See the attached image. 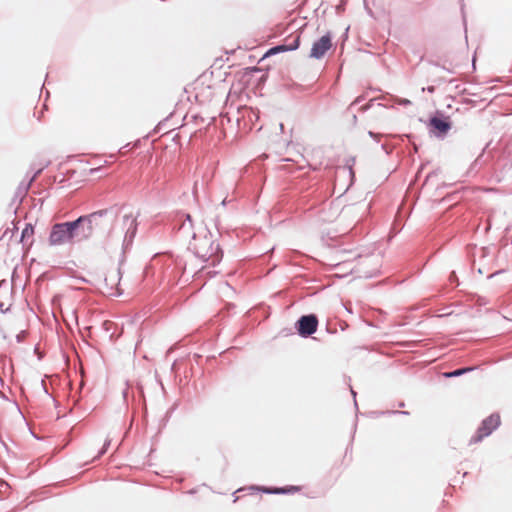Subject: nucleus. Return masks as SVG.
I'll list each match as a JSON object with an SVG mask.
<instances>
[{
  "label": "nucleus",
  "instance_id": "ddd939ff",
  "mask_svg": "<svg viewBox=\"0 0 512 512\" xmlns=\"http://www.w3.org/2000/svg\"><path fill=\"white\" fill-rule=\"evenodd\" d=\"M349 265H351L349 260H342V261H340L338 263H335V264H328L325 267V270L332 271V270H335V269H340V270H342V273H334L331 277L333 279H343L346 276H348L349 274H351L352 271H353L352 268H348Z\"/></svg>",
  "mask_w": 512,
  "mask_h": 512
},
{
  "label": "nucleus",
  "instance_id": "a18cd8bd",
  "mask_svg": "<svg viewBox=\"0 0 512 512\" xmlns=\"http://www.w3.org/2000/svg\"><path fill=\"white\" fill-rule=\"evenodd\" d=\"M103 170V166H98V167H94V168H90L88 170V175H95V174H98L99 172H101Z\"/></svg>",
  "mask_w": 512,
  "mask_h": 512
},
{
  "label": "nucleus",
  "instance_id": "49530a36",
  "mask_svg": "<svg viewBox=\"0 0 512 512\" xmlns=\"http://www.w3.org/2000/svg\"><path fill=\"white\" fill-rule=\"evenodd\" d=\"M381 149L387 156H390L393 153V147H388L386 144H381Z\"/></svg>",
  "mask_w": 512,
  "mask_h": 512
},
{
  "label": "nucleus",
  "instance_id": "4d7b16f0",
  "mask_svg": "<svg viewBox=\"0 0 512 512\" xmlns=\"http://www.w3.org/2000/svg\"><path fill=\"white\" fill-rule=\"evenodd\" d=\"M0 334L4 340L7 339V334L1 325H0Z\"/></svg>",
  "mask_w": 512,
  "mask_h": 512
},
{
  "label": "nucleus",
  "instance_id": "c85d7f7f",
  "mask_svg": "<svg viewBox=\"0 0 512 512\" xmlns=\"http://www.w3.org/2000/svg\"><path fill=\"white\" fill-rule=\"evenodd\" d=\"M367 97V94L366 93H363L359 96H357L350 104L349 106L346 108L344 114H348L352 109L353 107L359 105L360 103H362Z\"/></svg>",
  "mask_w": 512,
  "mask_h": 512
},
{
  "label": "nucleus",
  "instance_id": "69168bd1",
  "mask_svg": "<svg viewBox=\"0 0 512 512\" xmlns=\"http://www.w3.org/2000/svg\"><path fill=\"white\" fill-rule=\"evenodd\" d=\"M229 202H231V200H227V198H224L221 202V205L226 206Z\"/></svg>",
  "mask_w": 512,
  "mask_h": 512
},
{
  "label": "nucleus",
  "instance_id": "de8ad7c7",
  "mask_svg": "<svg viewBox=\"0 0 512 512\" xmlns=\"http://www.w3.org/2000/svg\"><path fill=\"white\" fill-rule=\"evenodd\" d=\"M422 91H423V92H428V93H430V94H434V93H435V91H436V85H429V86H427V87H423V88H422Z\"/></svg>",
  "mask_w": 512,
  "mask_h": 512
},
{
  "label": "nucleus",
  "instance_id": "e433bc0d",
  "mask_svg": "<svg viewBox=\"0 0 512 512\" xmlns=\"http://www.w3.org/2000/svg\"><path fill=\"white\" fill-rule=\"evenodd\" d=\"M170 116L171 115L167 116L166 118L158 122V124L153 128V130L150 133H159L162 130V128L166 125V122L169 120Z\"/></svg>",
  "mask_w": 512,
  "mask_h": 512
},
{
  "label": "nucleus",
  "instance_id": "423d86ee",
  "mask_svg": "<svg viewBox=\"0 0 512 512\" xmlns=\"http://www.w3.org/2000/svg\"><path fill=\"white\" fill-rule=\"evenodd\" d=\"M501 426V416L498 411L492 412L490 415L481 420L476 431L471 436L469 444L482 442L485 438L492 435Z\"/></svg>",
  "mask_w": 512,
  "mask_h": 512
},
{
  "label": "nucleus",
  "instance_id": "dca6fc26",
  "mask_svg": "<svg viewBox=\"0 0 512 512\" xmlns=\"http://www.w3.org/2000/svg\"><path fill=\"white\" fill-rule=\"evenodd\" d=\"M179 406V400H176L165 412L162 418L159 420L158 424V432L161 433L163 429L167 426L172 414L177 410Z\"/></svg>",
  "mask_w": 512,
  "mask_h": 512
},
{
  "label": "nucleus",
  "instance_id": "603ef678",
  "mask_svg": "<svg viewBox=\"0 0 512 512\" xmlns=\"http://www.w3.org/2000/svg\"><path fill=\"white\" fill-rule=\"evenodd\" d=\"M504 271H505L504 269L497 270V271H495V272H493V273L489 274V275L487 276V279H492V278H494L496 275H499V274H501V273H504Z\"/></svg>",
  "mask_w": 512,
  "mask_h": 512
},
{
  "label": "nucleus",
  "instance_id": "a19ab883",
  "mask_svg": "<svg viewBox=\"0 0 512 512\" xmlns=\"http://www.w3.org/2000/svg\"><path fill=\"white\" fill-rule=\"evenodd\" d=\"M391 415H404V416H407V415H410V412L406 411V410H393V409H389V416H391Z\"/></svg>",
  "mask_w": 512,
  "mask_h": 512
},
{
  "label": "nucleus",
  "instance_id": "7ed1b4c3",
  "mask_svg": "<svg viewBox=\"0 0 512 512\" xmlns=\"http://www.w3.org/2000/svg\"><path fill=\"white\" fill-rule=\"evenodd\" d=\"M419 121L425 124L429 136L438 140L447 138L450 130L453 128L451 117L439 109L431 112L426 120L420 118Z\"/></svg>",
  "mask_w": 512,
  "mask_h": 512
},
{
  "label": "nucleus",
  "instance_id": "20e7f679",
  "mask_svg": "<svg viewBox=\"0 0 512 512\" xmlns=\"http://www.w3.org/2000/svg\"><path fill=\"white\" fill-rule=\"evenodd\" d=\"M194 254L202 261L209 262L210 266L215 267L221 262L224 252L217 241L205 236L201 246L195 247Z\"/></svg>",
  "mask_w": 512,
  "mask_h": 512
},
{
  "label": "nucleus",
  "instance_id": "13d9d810",
  "mask_svg": "<svg viewBox=\"0 0 512 512\" xmlns=\"http://www.w3.org/2000/svg\"><path fill=\"white\" fill-rule=\"evenodd\" d=\"M433 82L437 85H440L441 83L445 82L444 78H436L433 80Z\"/></svg>",
  "mask_w": 512,
  "mask_h": 512
},
{
  "label": "nucleus",
  "instance_id": "39448f33",
  "mask_svg": "<svg viewBox=\"0 0 512 512\" xmlns=\"http://www.w3.org/2000/svg\"><path fill=\"white\" fill-rule=\"evenodd\" d=\"M238 114L239 117L236 122L239 131L249 133L262 130L263 125L257 126L260 120V110L258 108L244 106L238 109Z\"/></svg>",
  "mask_w": 512,
  "mask_h": 512
},
{
  "label": "nucleus",
  "instance_id": "0eeeda50",
  "mask_svg": "<svg viewBox=\"0 0 512 512\" xmlns=\"http://www.w3.org/2000/svg\"><path fill=\"white\" fill-rule=\"evenodd\" d=\"M319 317L316 313L302 314L294 322V331L302 339L311 338L318 330Z\"/></svg>",
  "mask_w": 512,
  "mask_h": 512
},
{
  "label": "nucleus",
  "instance_id": "6e6d98bb",
  "mask_svg": "<svg viewBox=\"0 0 512 512\" xmlns=\"http://www.w3.org/2000/svg\"><path fill=\"white\" fill-rule=\"evenodd\" d=\"M472 69L473 71H476V53H474L472 58Z\"/></svg>",
  "mask_w": 512,
  "mask_h": 512
},
{
  "label": "nucleus",
  "instance_id": "9d476101",
  "mask_svg": "<svg viewBox=\"0 0 512 512\" xmlns=\"http://www.w3.org/2000/svg\"><path fill=\"white\" fill-rule=\"evenodd\" d=\"M139 216V213L137 214V216L131 221L129 227L127 228L125 234H124V238H123V242H122V250L123 252H129L133 246V243H134V239L137 235V232H138V226H139V222L137 220Z\"/></svg>",
  "mask_w": 512,
  "mask_h": 512
},
{
  "label": "nucleus",
  "instance_id": "5701e85b",
  "mask_svg": "<svg viewBox=\"0 0 512 512\" xmlns=\"http://www.w3.org/2000/svg\"><path fill=\"white\" fill-rule=\"evenodd\" d=\"M263 68L264 67H260L257 65L256 66H248V67L243 68V75H242L243 80L251 81L252 78L255 76V74H258L261 71H263Z\"/></svg>",
  "mask_w": 512,
  "mask_h": 512
},
{
  "label": "nucleus",
  "instance_id": "4468645a",
  "mask_svg": "<svg viewBox=\"0 0 512 512\" xmlns=\"http://www.w3.org/2000/svg\"><path fill=\"white\" fill-rule=\"evenodd\" d=\"M354 165H355V157H349L345 160V164L342 167V169L344 171H346V170L348 171V176H349V183H348L346 189L344 190V193L347 192L356 182V174L353 169Z\"/></svg>",
  "mask_w": 512,
  "mask_h": 512
},
{
  "label": "nucleus",
  "instance_id": "37998d69",
  "mask_svg": "<svg viewBox=\"0 0 512 512\" xmlns=\"http://www.w3.org/2000/svg\"><path fill=\"white\" fill-rule=\"evenodd\" d=\"M420 61H426L429 65H433V66H436V67H442L438 61H435L433 59H428V58H425L423 55L420 56L419 58Z\"/></svg>",
  "mask_w": 512,
  "mask_h": 512
},
{
  "label": "nucleus",
  "instance_id": "5fc2aeb1",
  "mask_svg": "<svg viewBox=\"0 0 512 512\" xmlns=\"http://www.w3.org/2000/svg\"><path fill=\"white\" fill-rule=\"evenodd\" d=\"M463 103L468 104V105H471V106H473V107H475V106H476L475 101H474V100H472V99H469V98H465V99H464V101H463Z\"/></svg>",
  "mask_w": 512,
  "mask_h": 512
},
{
  "label": "nucleus",
  "instance_id": "4c0bfd02",
  "mask_svg": "<svg viewBox=\"0 0 512 512\" xmlns=\"http://www.w3.org/2000/svg\"><path fill=\"white\" fill-rule=\"evenodd\" d=\"M368 136L374 140L376 143H379L380 142V139L384 136L383 134L379 133V132H374L372 130H369L368 131Z\"/></svg>",
  "mask_w": 512,
  "mask_h": 512
},
{
  "label": "nucleus",
  "instance_id": "0e129e2a",
  "mask_svg": "<svg viewBox=\"0 0 512 512\" xmlns=\"http://www.w3.org/2000/svg\"><path fill=\"white\" fill-rule=\"evenodd\" d=\"M131 217H132L131 213L124 215V217H123L124 222L128 221Z\"/></svg>",
  "mask_w": 512,
  "mask_h": 512
},
{
  "label": "nucleus",
  "instance_id": "a878e982",
  "mask_svg": "<svg viewBox=\"0 0 512 512\" xmlns=\"http://www.w3.org/2000/svg\"><path fill=\"white\" fill-rule=\"evenodd\" d=\"M360 414L362 416H365L368 418L376 419L381 416H389V409L388 410H371V411H367L365 413H360Z\"/></svg>",
  "mask_w": 512,
  "mask_h": 512
},
{
  "label": "nucleus",
  "instance_id": "c9c22d12",
  "mask_svg": "<svg viewBox=\"0 0 512 512\" xmlns=\"http://www.w3.org/2000/svg\"><path fill=\"white\" fill-rule=\"evenodd\" d=\"M150 135H151V133H148V134H147V135H145L142 139H137V140H135L134 142H132V143H131L132 148H133V149H138V148H140V147H141V144H142V141H143V140H148V139H149V137H150ZM129 145H130V143H127L124 147H127V146H129Z\"/></svg>",
  "mask_w": 512,
  "mask_h": 512
},
{
  "label": "nucleus",
  "instance_id": "f03ea898",
  "mask_svg": "<svg viewBox=\"0 0 512 512\" xmlns=\"http://www.w3.org/2000/svg\"><path fill=\"white\" fill-rule=\"evenodd\" d=\"M89 216H78L74 220L58 222L52 225L48 242L51 246H59L66 243L87 241L91 238V226H85Z\"/></svg>",
  "mask_w": 512,
  "mask_h": 512
},
{
  "label": "nucleus",
  "instance_id": "09e8293b",
  "mask_svg": "<svg viewBox=\"0 0 512 512\" xmlns=\"http://www.w3.org/2000/svg\"><path fill=\"white\" fill-rule=\"evenodd\" d=\"M349 29L350 27L348 26L344 32L342 33V35L340 36V40H342L343 42H345L347 39H348V36H349Z\"/></svg>",
  "mask_w": 512,
  "mask_h": 512
},
{
  "label": "nucleus",
  "instance_id": "412c9836",
  "mask_svg": "<svg viewBox=\"0 0 512 512\" xmlns=\"http://www.w3.org/2000/svg\"><path fill=\"white\" fill-rule=\"evenodd\" d=\"M34 231L35 225L30 222L26 223L21 231L19 242L25 245L27 240L34 235Z\"/></svg>",
  "mask_w": 512,
  "mask_h": 512
},
{
  "label": "nucleus",
  "instance_id": "cd10ccee",
  "mask_svg": "<svg viewBox=\"0 0 512 512\" xmlns=\"http://www.w3.org/2000/svg\"><path fill=\"white\" fill-rule=\"evenodd\" d=\"M198 274L201 276V277H206L207 279H212L214 278L218 272L214 269H211L210 267H202L199 271H198Z\"/></svg>",
  "mask_w": 512,
  "mask_h": 512
},
{
  "label": "nucleus",
  "instance_id": "9b49d317",
  "mask_svg": "<svg viewBox=\"0 0 512 512\" xmlns=\"http://www.w3.org/2000/svg\"><path fill=\"white\" fill-rule=\"evenodd\" d=\"M43 168L37 169L33 175L28 179V181L22 180L14 194V197L12 199L13 202H15L17 199H19V202L21 203L23 201V198L27 191L29 190L31 184L35 181V179L42 173Z\"/></svg>",
  "mask_w": 512,
  "mask_h": 512
},
{
  "label": "nucleus",
  "instance_id": "f257e3e1",
  "mask_svg": "<svg viewBox=\"0 0 512 512\" xmlns=\"http://www.w3.org/2000/svg\"><path fill=\"white\" fill-rule=\"evenodd\" d=\"M467 176H480L495 184H502L507 191H512V159L507 155L496 156L486 153L485 148L471 163Z\"/></svg>",
  "mask_w": 512,
  "mask_h": 512
},
{
  "label": "nucleus",
  "instance_id": "8fccbe9b",
  "mask_svg": "<svg viewBox=\"0 0 512 512\" xmlns=\"http://www.w3.org/2000/svg\"><path fill=\"white\" fill-rule=\"evenodd\" d=\"M183 217L185 218L186 221L189 222L190 224V227L192 228L193 227V219H192V216L189 214V213H183Z\"/></svg>",
  "mask_w": 512,
  "mask_h": 512
},
{
  "label": "nucleus",
  "instance_id": "f8f14e48",
  "mask_svg": "<svg viewBox=\"0 0 512 512\" xmlns=\"http://www.w3.org/2000/svg\"><path fill=\"white\" fill-rule=\"evenodd\" d=\"M295 44H293L292 46L288 47V46H285L284 44H282L281 42L268 48L265 53L262 55V57L260 58L259 62H262L264 59L268 58V57H271V56H274V55H277V54H280V53H284V52H290V51H295L297 49H299V41L296 40L294 42Z\"/></svg>",
  "mask_w": 512,
  "mask_h": 512
},
{
  "label": "nucleus",
  "instance_id": "e2e57ef3",
  "mask_svg": "<svg viewBox=\"0 0 512 512\" xmlns=\"http://www.w3.org/2000/svg\"><path fill=\"white\" fill-rule=\"evenodd\" d=\"M7 356L5 354H0V362L5 363Z\"/></svg>",
  "mask_w": 512,
  "mask_h": 512
},
{
  "label": "nucleus",
  "instance_id": "473e14b6",
  "mask_svg": "<svg viewBox=\"0 0 512 512\" xmlns=\"http://www.w3.org/2000/svg\"><path fill=\"white\" fill-rule=\"evenodd\" d=\"M357 418H355L354 420V424H353V430H352V436H351V440L349 442V444L347 445L346 449H345V457L352 452V442L354 440V435L356 433V429H357Z\"/></svg>",
  "mask_w": 512,
  "mask_h": 512
},
{
  "label": "nucleus",
  "instance_id": "6e6552de",
  "mask_svg": "<svg viewBox=\"0 0 512 512\" xmlns=\"http://www.w3.org/2000/svg\"><path fill=\"white\" fill-rule=\"evenodd\" d=\"M333 33L328 30L324 35L314 40L312 43L309 58L321 60L327 52L333 47Z\"/></svg>",
  "mask_w": 512,
  "mask_h": 512
},
{
  "label": "nucleus",
  "instance_id": "393cba45",
  "mask_svg": "<svg viewBox=\"0 0 512 512\" xmlns=\"http://www.w3.org/2000/svg\"><path fill=\"white\" fill-rule=\"evenodd\" d=\"M281 495H293L301 491V486L298 485H284L279 487Z\"/></svg>",
  "mask_w": 512,
  "mask_h": 512
},
{
  "label": "nucleus",
  "instance_id": "4be33fe9",
  "mask_svg": "<svg viewBox=\"0 0 512 512\" xmlns=\"http://www.w3.org/2000/svg\"><path fill=\"white\" fill-rule=\"evenodd\" d=\"M306 24H304L301 28L297 29L295 31V33L293 34H290L288 37H286L284 39V41H282L281 43L284 44L285 46H292L293 44H295L294 42L296 40L299 41V46L301 45V34H302V30L305 28Z\"/></svg>",
  "mask_w": 512,
  "mask_h": 512
},
{
  "label": "nucleus",
  "instance_id": "c03bdc74",
  "mask_svg": "<svg viewBox=\"0 0 512 512\" xmlns=\"http://www.w3.org/2000/svg\"><path fill=\"white\" fill-rule=\"evenodd\" d=\"M437 176V170L430 171L424 179V184L426 185L433 177Z\"/></svg>",
  "mask_w": 512,
  "mask_h": 512
},
{
  "label": "nucleus",
  "instance_id": "bf43d9fd",
  "mask_svg": "<svg viewBox=\"0 0 512 512\" xmlns=\"http://www.w3.org/2000/svg\"><path fill=\"white\" fill-rule=\"evenodd\" d=\"M326 331H327V333H329V334H335V333L337 332V330H336L335 328H334V329H332V328H330V327H328V326L326 327Z\"/></svg>",
  "mask_w": 512,
  "mask_h": 512
},
{
  "label": "nucleus",
  "instance_id": "72a5a7b5",
  "mask_svg": "<svg viewBox=\"0 0 512 512\" xmlns=\"http://www.w3.org/2000/svg\"><path fill=\"white\" fill-rule=\"evenodd\" d=\"M448 281L451 285L455 286V287H458L460 285V281H459V278H458V275L456 273L455 270H452L450 273H449V276H448Z\"/></svg>",
  "mask_w": 512,
  "mask_h": 512
},
{
  "label": "nucleus",
  "instance_id": "b1692460",
  "mask_svg": "<svg viewBox=\"0 0 512 512\" xmlns=\"http://www.w3.org/2000/svg\"><path fill=\"white\" fill-rule=\"evenodd\" d=\"M321 241L324 245L331 248H340L339 240L337 236H331L329 233L322 235Z\"/></svg>",
  "mask_w": 512,
  "mask_h": 512
},
{
  "label": "nucleus",
  "instance_id": "338daca9",
  "mask_svg": "<svg viewBox=\"0 0 512 512\" xmlns=\"http://www.w3.org/2000/svg\"><path fill=\"white\" fill-rule=\"evenodd\" d=\"M397 406L399 408H403V407H405V402L403 400H401V401L398 402Z\"/></svg>",
  "mask_w": 512,
  "mask_h": 512
},
{
  "label": "nucleus",
  "instance_id": "58836bf2",
  "mask_svg": "<svg viewBox=\"0 0 512 512\" xmlns=\"http://www.w3.org/2000/svg\"><path fill=\"white\" fill-rule=\"evenodd\" d=\"M350 393H351V395L353 397V400H354V407H355V410H356V418L358 419V413H360V411H359L358 403L356 401L357 392L353 389L352 386H350Z\"/></svg>",
  "mask_w": 512,
  "mask_h": 512
},
{
  "label": "nucleus",
  "instance_id": "79ce46f5",
  "mask_svg": "<svg viewBox=\"0 0 512 512\" xmlns=\"http://www.w3.org/2000/svg\"><path fill=\"white\" fill-rule=\"evenodd\" d=\"M127 253L128 252H123V250L121 249V254L118 260V266L123 267V265L126 263Z\"/></svg>",
  "mask_w": 512,
  "mask_h": 512
},
{
  "label": "nucleus",
  "instance_id": "3c124183",
  "mask_svg": "<svg viewBox=\"0 0 512 512\" xmlns=\"http://www.w3.org/2000/svg\"><path fill=\"white\" fill-rule=\"evenodd\" d=\"M11 309V305H9L7 308H4V303H0V313L6 314Z\"/></svg>",
  "mask_w": 512,
  "mask_h": 512
},
{
  "label": "nucleus",
  "instance_id": "f704fd0d",
  "mask_svg": "<svg viewBox=\"0 0 512 512\" xmlns=\"http://www.w3.org/2000/svg\"><path fill=\"white\" fill-rule=\"evenodd\" d=\"M377 100V98H372L370 99L367 103L361 105L358 109V111L360 113H365L367 112L368 110H370L372 108V106L374 105V102Z\"/></svg>",
  "mask_w": 512,
  "mask_h": 512
},
{
  "label": "nucleus",
  "instance_id": "052dcab7",
  "mask_svg": "<svg viewBox=\"0 0 512 512\" xmlns=\"http://www.w3.org/2000/svg\"><path fill=\"white\" fill-rule=\"evenodd\" d=\"M193 358L195 359L196 363L198 364L199 360L202 358V356L200 354L195 353Z\"/></svg>",
  "mask_w": 512,
  "mask_h": 512
},
{
  "label": "nucleus",
  "instance_id": "f3484780",
  "mask_svg": "<svg viewBox=\"0 0 512 512\" xmlns=\"http://www.w3.org/2000/svg\"><path fill=\"white\" fill-rule=\"evenodd\" d=\"M271 70V66L267 65L263 68V71H261L259 76L255 79L253 90L254 93H256L257 90H262L265 86L268 77H269V71Z\"/></svg>",
  "mask_w": 512,
  "mask_h": 512
},
{
  "label": "nucleus",
  "instance_id": "aec40b11",
  "mask_svg": "<svg viewBox=\"0 0 512 512\" xmlns=\"http://www.w3.org/2000/svg\"><path fill=\"white\" fill-rule=\"evenodd\" d=\"M137 397L139 401L142 402L141 412H142V421L144 424L148 422V408L145 402L144 389L142 386L137 387Z\"/></svg>",
  "mask_w": 512,
  "mask_h": 512
},
{
  "label": "nucleus",
  "instance_id": "864d4df0",
  "mask_svg": "<svg viewBox=\"0 0 512 512\" xmlns=\"http://www.w3.org/2000/svg\"><path fill=\"white\" fill-rule=\"evenodd\" d=\"M357 122H358V117L355 113H352L351 114V124H352V127H355L357 125Z\"/></svg>",
  "mask_w": 512,
  "mask_h": 512
},
{
  "label": "nucleus",
  "instance_id": "ea45409f",
  "mask_svg": "<svg viewBox=\"0 0 512 512\" xmlns=\"http://www.w3.org/2000/svg\"><path fill=\"white\" fill-rule=\"evenodd\" d=\"M28 333L26 330H21L15 337L17 343H23L27 337Z\"/></svg>",
  "mask_w": 512,
  "mask_h": 512
},
{
  "label": "nucleus",
  "instance_id": "a211bd4d",
  "mask_svg": "<svg viewBox=\"0 0 512 512\" xmlns=\"http://www.w3.org/2000/svg\"><path fill=\"white\" fill-rule=\"evenodd\" d=\"M388 98L390 100H392V103H390V102H387L385 104L379 103L378 105L383 106L385 108H394L395 105H399V106H403V107L412 105V102L407 98H401V97L393 96V95H388Z\"/></svg>",
  "mask_w": 512,
  "mask_h": 512
},
{
  "label": "nucleus",
  "instance_id": "bb28decb",
  "mask_svg": "<svg viewBox=\"0 0 512 512\" xmlns=\"http://www.w3.org/2000/svg\"><path fill=\"white\" fill-rule=\"evenodd\" d=\"M12 227H7L4 232L2 233V235L0 236V240H3L8 234H10V239L18 232L19 230V227H18V224L15 220H13L12 222Z\"/></svg>",
  "mask_w": 512,
  "mask_h": 512
},
{
  "label": "nucleus",
  "instance_id": "6ab92c4d",
  "mask_svg": "<svg viewBox=\"0 0 512 512\" xmlns=\"http://www.w3.org/2000/svg\"><path fill=\"white\" fill-rule=\"evenodd\" d=\"M280 486H257V485H251L248 487L249 490H252V494L255 492H262L265 494H271V495H281L279 492Z\"/></svg>",
  "mask_w": 512,
  "mask_h": 512
},
{
  "label": "nucleus",
  "instance_id": "1a4fd4ad",
  "mask_svg": "<svg viewBox=\"0 0 512 512\" xmlns=\"http://www.w3.org/2000/svg\"><path fill=\"white\" fill-rule=\"evenodd\" d=\"M120 210L121 208L118 207L117 204L115 205H112L108 208H104V209H100V210H96V211H93L91 213H88V214H82L81 216H89V221H85V226H88L89 223H90V226H91V236L93 235V231H94V227L97 226V222L96 220L97 219H100L102 217H106L108 216L109 214H112L113 215V219H116L120 213Z\"/></svg>",
  "mask_w": 512,
  "mask_h": 512
},
{
  "label": "nucleus",
  "instance_id": "2eb2a0df",
  "mask_svg": "<svg viewBox=\"0 0 512 512\" xmlns=\"http://www.w3.org/2000/svg\"><path fill=\"white\" fill-rule=\"evenodd\" d=\"M474 370H475V367H473V366H463V367H459V368H456V369H453L450 371H445L441 375L445 379L457 378V377H461L469 372H472Z\"/></svg>",
  "mask_w": 512,
  "mask_h": 512
},
{
  "label": "nucleus",
  "instance_id": "680f3d73",
  "mask_svg": "<svg viewBox=\"0 0 512 512\" xmlns=\"http://www.w3.org/2000/svg\"><path fill=\"white\" fill-rule=\"evenodd\" d=\"M117 274L119 276V279H121L122 275H123V271H122V267L118 266L117 268Z\"/></svg>",
  "mask_w": 512,
  "mask_h": 512
},
{
  "label": "nucleus",
  "instance_id": "7c9ffc66",
  "mask_svg": "<svg viewBox=\"0 0 512 512\" xmlns=\"http://www.w3.org/2000/svg\"><path fill=\"white\" fill-rule=\"evenodd\" d=\"M111 445V439L106 438L102 447L98 450L97 455L95 456V459H100L103 455H105Z\"/></svg>",
  "mask_w": 512,
  "mask_h": 512
},
{
  "label": "nucleus",
  "instance_id": "2f4dec72",
  "mask_svg": "<svg viewBox=\"0 0 512 512\" xmlns=\"http://www.w3.org/2000/svg\"><path fill=\"white\" fill-rule=\"evenodd\" d=\"M459 5H460V12H461V18H462L464 31H465V33H467V16H466V11H465L464 0H459Z\"/></svg>",
  "mask_w": 512,
  "mask_h": 512
},
{
  "label": "nucleus",
  "instance_id": "c756f323",
  "mask_svg": "<svg viewBox=\"0 0 512 512\" xmlns=\"http://www.w3.org/2000/svg\"><path fill=\"white\" fill-rule=\"evenodd\" d=\"M275 250V246H273L271 249L267 250L266 252H264L263 254H261L259 256V264L260 265H264V264H267L268 262H270L271 258H272V252Z\"/></svg>",
  "mask_w": 512,
  "mask_h": 512
},
{
  "label": "nucleus",
  "instance_id": "774afa93",
  "mask_svg": "<svg viewBox=\"0 0 512 512\" xmlns=\"http://www.w3.org/2000/svg\"><path fill=\"white\" fill-rule=\"evenodd\" d=\"M441 68L446 70L448 73H453V71L449 69V67L442 66Z\"/></svg>",
  "mask_w": 512,
  "mask_h": 512
}]
</instances>
